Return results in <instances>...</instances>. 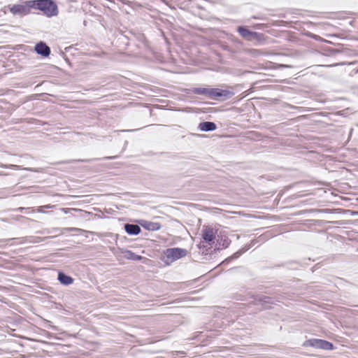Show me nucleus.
Segmentation results:
<instances>
[{"mask_svg": "<svg viewBox=\"0 0 358 358\" xmlns=\"http://www.w3.org/2000/svg\"><path fill=\"white\" fill-rule=\"evenodd\" d=\"M189 93L204 95L213 100L225 101L234 95L233 91L213 87H192L189 90Z\"/></svg>", "mask_w": 358, "mask_h": 358, "instance_id": "nucleus-1", "label": "nucleus"}, {"mask_svg": "<svg viewBox=\"0 0 358 358\" xmlns=\"http://www.w3.org/2000/svg\"><path fill=\"white\" fill-rule=\"evenodd\" d=\"M33 8L39 10L47 17L58 15V7L54 0H31Z\"/></svg>", "mask_w": 358, "mask_h": 358, "instance_id": "nucleus-2", "label": "nucleus"}, {"mask_svg": "<svg viewBox=\"0 0 358 358\" xmlns=\"http://www.w3.org/2000/svg\"><path fill=\"white\" fill-rule=\"evenodd\" d=\"M187 255V250L180 248H167L164 250L161 257L166 265H170L173 262L185 257Z\"/></svg>", "mask_w": 358, "mask_h": 358, "instance_id": "nucleus-3", "label": "nucleus"}, {"mask_svg": "<svg viewBox=\"0 0 358 358\" xmlns=\"http://www.w3.org/2000/svg\"><path fill=\"white\" fill-rule=\"evenodd\" d=\"M304 345L326 350H331L334 348V344L332 343L317 338H313L306 341L304 343Z\"/></svg>", "mask_w": 358, "mask_h": 358, "instance_id": "nucleus-4", "label": "nucleus"}, {"mask_svg": "<svg viewBox=\"0 0 358 358\" xmlns=\"http://www.w3.org/2000/svg\"><path fill=\"white\" fill-rule=\"evenodd\" d=\"M33 8L31 1H27L24 4H15L10 7L9 10L13 15H25Z\"/></svg>", "mask_w": 358, "mask_h": 358, "instance_id": "nucleus-5", "label": "nucleus"}, {"mask_svg": "<svg viewBox=\"0 0 358 358\" xmlns=\"http://www.w3.org/2000/svg\"><path fill=\"white\" fill-rule=\"evenodd\" d=\"M256 241L252 240L251 243L248 245H245L241 249H239L237 252L234 253L231 256L226 258L222 263V266H224L226 264H228L229 262H231L232 260H235L238 258H239L243 254H244L246 251H248L250 248H251L255 244Z\"/></svg>", "mask_w": 358, "mask_h": 358, "instance_id": "nucleus-6", "label": "nucleus"}, {"mask_svg": "<svg viewBox=\"0 0 358 358\" xmlns=\"http://www.w3.org/2000/svg\"><path fill=\"white\" fill-rule=\"evenodd\" d=\"M202 238L203 241L209 245H212L215 243V233L210 227H206L202 230Z\"/></svg>", "mask_w": 358, "mask_h": 358, "instance_id": "nucleus-7", "label": "nucleus"}, {"mask_svg": "<svg viewBox=\"0 0 358 358\" xmlns=\"http://www.w3.org/2000/svg\"><path fill=\"white\" fill-rule=\"evenodd\" d=\"M54 237L55 236H48V237L42 238V237H38V236H31L28 239L26 237H22V238H15L0 240V242H3V243L6 242L7 243V242H8L10 241H13V240H19L20 244L24 243L25 241H28L29 243H39L46 238H54Z\"/></svg>", "mask_w": 358, "mask_h": 358, "instance_id": "nucleus-8", "label": "nucleus"}, {"mask_svg": "<svg viewBox=\"0 0 358 358\" xmlns=\"http://www.w3.org/2000/svg\"><path fill=\"white\" fill-rule=\"evenodd\" d=\"M34 50L38 55L43 57H48L51 52L50 47L43 41L37 43L34 47Z\"/></svg>", "mask_w": 358, "mask_h": 358, "instance_id": "nucleus-9", "label": "nucleus"}, {"mask_svg": "<svg viewBox=\"0 0 358 358\" xmlns=\"http://www.w3.org/2000/svg\"><path fill=\"white\" fill-rule=\"evenodd\" d=\"M253 301L252 302L255 304L259 303L262 305L263 306H266V305L273 304L274 300L272 297L257 294L252 296Z\"/></svg>", "mask_w": 358, "mask_h": 358, "instance_id": "nucleus-10", "label": "nucleus"}, {"mask_svg": "<svg viewBox=\"0 0 358 358\" xmlns=\"http://www.w3.org/2000/svg\"><path fill=\"white\" fill-rule=\"evenodd\" d=\"M124 229L127 234L130 236H136L141 233V227L136 224L127 223L124 225Z\"/></svg>", "mask_w": 358, "mask_h": 358, "instance_id": "nucleus-11", "label": "nucleus"}, {"mask_svg": "<svg viewBox=\"0 0 358 358\" xmlns=\"http://www.w3.org/2000/svg\"><path fill=\"white\" fill-rule=\"evenodd\" d=\"M198 129L205 132L213 131L217 129V125L213 122L205 121L199 123Z\"/></svg>", "mask_w": 358, "mask_h": 358, "instance_id": "nucleus-12", "label": "nucleus"}, {"mask_svg": "<svg viewBox=\"0 0 358 358\" xmlns=\"http://www.w3.org/2000/svg\"><path fill=\"white\" fill-rule=\"evenodd\" d=\"M57 280L63 285H69L73 282V278L64 273L63 271H59L57 275Z\"/></svg>", "mask_w": 358, "mask_h": 358, "instance_id": "nucleus-13", "label": "nucleus"}, {"mask_svg": "<svg viewBox=\"0 0 358 358\" xmlns=\"http://www.w3.org/2000/svg\"><path fill=\"white\" fill-rule=\"evenodd\" d=\"M237 31L239 33V34L245 38H248L250 36H253V37H255L258 35V33L256 32V31H252L250 29H248L245 26H239L237 28Z\"/></svg>", "mask_w": 358, "mask_h": 358, "instance_id": "nucleus-14", "label": "nucleus"}, {"mask_svg": "<svg viewBox=\"0 0 358 358\" xmlns=\"http://www.w3.org/2000/svg\"><path fill=\"white\" fill-rule=\"evenodd\" d=\"M141 225L145 229L149 231H157L161 229V224L159 222H152L143 220Z\"/></svg>", "mask_w": 358, "mask_h": 358, "instance_id": "nucleus-15", "label": "nucleus"}, {"mask_svg": "<svg viewBox=\"0 0 358 358\" xmlns=\"http://www.w3.org/2000/svg\"><path fill=\"white\" fill-rule=\"evenodd\" d=\"M123 256L125 259L132 261H141L143 259V257L136 254L135 252H132L131 250H125L122 252Z\"/></svg>", "mask_w": 358, "mask_h": 358, "instance_id": "nucleus-16", "label": "nucleus"}, {"mask_svg": "<svg viewBox=\"0 0 358 358\" xmlns=\"http://www.w3.org/2000/svg\"><path fill=\"white\" fill-rule=\"evenodd\" d=\"M80 231V229L76 228V227H67V228H53L51 230H49L48 233H56V232H60L62 234L64 231Z\"/></svg>", "mask_w": 358, "mask_h": 358, "instance_id": "nucleus-17", "label": "nucleus"}, {"mask_svg": "<svg viewBox=\"0 0 358 358\" xmlns=\"http://www.w3.org/2000/svg\"><path fill=\"white\" fill-rule=\"evenodd\" d=\"M217 242L219 245H217L216 248L217 250H220L221 249L220 245H222V248H228L231 243V241L227 237H226L224 239L222 238L220 242L217 239Z\"/></svg>", "mask_w": 358, "mask_h": 358, "instance_id": "nucleus-18", "label": "nucleus"}, {"mask_svg": "<svg viewBox=\"0 0 358 358\" xmlns=\"http://www.w3.org/2000/svg\"><path fill=\"white\" fill-rule=\"evenodd\" d=\"M92 159H71V160H67V161H64V162H59V164H69V163H74V162H91Z\"/></svg>", "mask_w": 358, "mask_h": 358, "instance_id": "nucleus-19", "label": "nucleus"}, {"mask_svg": "<svg viewBox=\"0 0 358 358\" xmlns=\"http://www.w3.org/2000/svg\"><path fill=\"white\" fill-rule=\"evenodd\" d=\"M328 51H329V55H336L338 54H341L344 52L343 50H339V49H336V48H329L328 50Z\"/></svg>", "mask_w": 358, "mask_h": 358, "instance_id": "nucleus-20", "label": "nucleus"}, {"mask_svg": "<svg viewBox=\"0 0 358 358\" xmlns=\"http://www.w3.org/2000/svg\"><path fill=\"white\" fill-rule=\"evenodd\" d=\"M6 167H7V168H8V167H9V168H10V169H12L17 170V169H19V167H20V166H17V165L10 164V165H8V166H6Z\"/></svg>", "mask_w": 358, "mask_h": 358, "instance_id": "nucleus-21", "label": "nucleus"}, {"mask_svg": "<svg viewBox=\"0 0 358 358\" xmlns=\"http://www.w3.org/2000/svg\"><path fill=\"white\" fill-rule=\"evenodd\" d=\"M176 355H180L182 357H183V356H184V355H185V352H183V351H176Z\"/></svg>", "mask_w": 358, "mask_h": 358, "instance_id": "nucleus-22", "label": "nucleus"}, {"mask_svg": "<svg viewBox=\"0 0 358 358\" xmlns=\"http://www.w3.org/2000/svg\"><path fill=\"white\" fill-rule=\"evenodd\" d=\"M24 210V208H23V207H20V208H16L15 210V211H17V212H20V213H22Z\"/></svg>", "mask_w": 358, "mask_h": 358, "instance_id": "nucleus-23", "label": "nucleus"}, {"mask_svg": "<svg viewBox=\"0 0 358 358\" xmlns=\"http://www.w3.org/2000/svg\"><path fill=\"white\" fill-rule=\"evenodd\" d=\"M345 62H341V63H338V64H332L331 65V66H338V65H345Z\"/></svg>", "mask_w": 358, "mask_h": 358, "instance_id": "nucleus-24", "label": "nucleus"}, {"mask_svg": "<svg viewBox=\"0 0 358 358\" xmlns=\"http://www.w3.org/2000/svg\"><path fill=\"white\" fill-rule=\"evenodd\" d=\"M116 158V157H105V159H115Z\"/></svg>", "mask_w": 358, "mask_h": 358, "instance_id": "nucleus-25", "label": "nucleus"}, {"mask_svg": "<svg viewBox=\"0 0 358 358\" xmlns=\"http://www.w3.org/2000/svg\"><path fill=\"white\" fill-rule=\"evenodd\" d=\"M282 67H284V68H288V67H289V66H288V65H285V64L282 65Z\"/></svg>", "mask_w": 358, "mask_h": 358, "instance_id": "nucleus-26", "label": "nucleus"}, {"mask_svg": "<svg viewBox=\"0 0 358 358\" xmlns=\"http://www.w3.org/2000/svg\"><path fill=\"white\" fill-rule=\"evenodd\" d=\"M28 170H29L31 171H35L33 169H29Z\"/></svg>", "mask_w": 358, "mask_h": 358, "instance_id": "nucleus-27", "label": "nucleus"}]
</instances>
